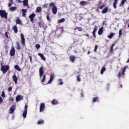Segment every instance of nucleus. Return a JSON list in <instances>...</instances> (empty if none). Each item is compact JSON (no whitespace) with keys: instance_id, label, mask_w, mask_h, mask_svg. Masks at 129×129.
I'll use <instances>...</instances> for the list:
<instances>
[{"instance_id":"f257e3e1","label":"nucleus","mask_w":129,"mask_h":129,"mask_svg":"<svg viewBox=\"0 0 129 129\" xmlns=\"http://www.w3.org/2000/svg\"><path fill=\"white\" fill-rule=\"evenodd\" d=\"M49 7H50V8H52L51 11L52 12V14L53 15H56V14H57L58 9H57V7L55 5V3H50L49 4Z\"/></svg>"},{"instance_id":"f03ea898","label":"nucleus","mask_w":129,"mask_h":129,"mask_svg":"<svg viewBox=\"0 0 129 129\" xmlns=\"http://www.w3.org/2000/svg\"><path fill=\"white\" fill-rule=\"evenodd\" d=\"M126 66H125L122 70L118 73V78H122V77H124L125 74L124 73L126 71Z\"/></svg>"},{"instance_id":"7ed1b4c3","label":"nucleus","mask_w":129,"mask_h":129,"mask_svg":"<svg viewBox=\"0 0 129 129\" xmlns=\"http://www.w3.org/2000/svg\"><path fill=\"white\" fill-rule=\"evenodd\" d=\"M1 70L3 73H7V72L10 70V66L9 65L2 66Z\"/></svg>"},{"instance_id":"20e7f679","label":"nucleus","mask_w":129,"mask_h":129,"mask_svg":"<svg viewBox=\"0 0 129 129\" xmlns=\"http://www.w3.org/2000/svg\"><path fill=\"white\" fill-rule=\"evenodd\" d=\"M0 17L4 18L6 20L8 19V13L6 12V10H0Z\"/></svg>"},{"instance_id":"39448f33","label":"nucleus","mask_w":129,"mask_h":129,"mask_svg":"<svg viewBox=\"0 0 129 129\" xmlns=\"http://www.w3.org/2000/svg\"><path fill=\"white\" fill-rule=\"evenodd\" d=\"M39 76L40 78H42V76H43V75L44 74V67H41L39 68Z\"/></svg>"},{"instance_id":"423d86ee","label":"nucleus","mask_w":129,"mask_h":129,"mask_svg":"<svg viewBox=\"0 0 129 129\" xmlns=\"http://www.w3.org/2000/svg\"><path fill=\"white\" fill-rule=\"evenodd\" d=\"M44 109H45V103H41L39 107L40 112H42V111H44Z\"/></svg>"},{"instance_id":"0eeeda50","label":"nucleus","mask_w":129,"mask_h":129,"mask_svg":"<svg viewBox=\"0 0 129 129\" xmlns=\"http://www.w3.org/2000/svg\"><path fill=\"white\" fill-rule=\"evenodd\" d=\"M24 97L22 95H18L16 98V101L18 102V101H21V100H23Z\"/></svg>"},{"instance_id":"6e6552de","label":"nucleus","mask_w":129,"mask_h":129,"mask_svg":"<svg viewBox=\"0 0 129 129\" xmlns=\"http://www.w3.org/2000/svg\"><path fill=\"white\" fill-rule=\"evenodd\" d=\"M16 51L15 50V47H12L10 50V55L12 57L15 56Z\"/></svg>"},{"instance_id":"1a4fd4ad","label":"nucleus","mask_w":129,"mask_h":129,"mask_svg":"<svg viewBox=\"0 0 129 129\" xmlns=\"http://www.w3.org/2000/svg\"><path fill=\"white\" fill-rule=\"evenodd\" d=\"M16 109V106L13 105L9 109V113L12 114L15 112V110Z\"/></svg>"},{"instance_id":"9d476101","label":"nucleus","mask_w":129,"mask_h":129,"mask_svg":"<svg viewBox=\"0 0 129 129\" xmlns=\"http://www.w3.org/2000/svg\"><path fill=\"white\" fill-rule=\"evenodd\" d=\"M21 38L22 43L25 46V45H26V42H25V37L24 36V34L23 33L21 34Z\"/></svg>"},{"instance_id":"9b49d317","label":"nucleus","mask_w":129,"mask_h":129,"mask_svg":"<svg viewBox=\"0 0 129 129\" xmlns=\"http://www.w3.org/2000/svg\"><path fill=\"white\" fill-rule=\"evenodd\" d=\"M75 59H76V57L74 55H70V60L72 63H74L75 62Z\"/></svg>"},{"instance_id":"f8f14e48","label":"nucleus","mask_w":129,"mask_h":129,"mask_svg":"<svg viewBox=\"0 0 129 129\" xmlns=\"http://www.w3.org/2000/svg\"><path fill=\"white\" fill-rule=\"evenodd\" d=\"M35 17H36V14H35V13H32L29 16L31 22H33V21H34V18H35Z\"/></svg>"},{"instance_id":"ddd939ff","label":"nucleus","mask_w":129,"mask_h":129,"mask_svg":"<svg viewBox=\"0 0 129 129\" xmlns=\"http://www.w3.org/2000/svg\"><path fill=\"white\" fill-rule=\"evenodd\" d=\"M38 56H39V57H40V58L42 60H43V61H46V58L45 57V56H44V55L42 54V53H39Z\"/></svg>"},{"instance_id":"4468645a","label":"nucleus","mask_w":129,"mask_h":129,"mask_svg":"<svg viewBox=\"0 0 129 129\" xmlns=\"http://www.w3.org/2000/svg\"><path fill=\"white\" fill-rule=\"evenodd\" d=\"M96 31H97V27H95L93 31L92 34L94 38H96V35H95V33H96Z\"/></svg>"},{"instance_id":"2eb2a0df","label":"nucleus","mask_w":129,"mask_h":129,"mask_svg":"<svg viewBox=\"0 0 129 129\" xmlns=\"http://www.w3.org/2000/svg\"><path fill=\"white\" fill-rule=\"evenodd\" d=\"M117 3H118V0H114V2L113 4L114 9H116V5H117Z\"/></svg>"},{"instance_id":"dca6fc26","label":"nucleus","mask_w":129,"mask_h":129,"mask_svg":"<svg viewBox=\"0 0 129 129\" xmlns=\"http://www.w3.org/2000/svg\"><path fill=\"white\" fill-rule=\"evenodd\" d=\"M99 35H102V33H103V27H101L98 31Z\"/></svg>"},{"instance_id":"f3484780","label":"nucleus","mask_w":129,"mask_h":129,"mask_svg":"<svg viewBox=\"0 0 129 129\" xmlns=\"http://www.w3.org/2000/svg\"><path fill=\"white\" fill-rule=\"evenodd\" d=\"M108 11V8L107 7H105L102 11V14H106Z\"/></svg>"},{"instance_id":"a211bd4d","label":"nucleus","mask_w":129,"mask_h":129,"mask_svg":"<svg viewBox=\"0 0 129 129\" xmlns=\"http://www.w3.org/2000/svg\"><path fill=\"white\" fill-rule=\"evenodd\" d=\"M52 81H48V82H46V81H42L41 83L43 84V85H47V84H50Z\"/></svg>"},{"instance_id":"6ab92c4d","label":"nucleus","mask_w":129,"mask_h":129,"mask_svg":"<svg viewBox=\"0 0 129 129\" xmlns=\"http://www.w3.org/2000/svg\"><path fill=\"white\" fill-rule=\"evenodd\" d=\"M13 30L14 31L15 33H18V27H17V25H15L13 27Z\"/></svg>"},{"instance_id":"aec40b11","label":"nucleus","mask_w":129,"mask_h":129,"mask_svg":"<svg viewBox=\"0 0 129 129\" xmlns=\"http://www.w3.org/2000/svg\"><path fill=\"white\" fill-rule=\"evenodd\" d=\"M115 33H111L108 36V38H109V39H112V38L114 36H115Z\"/></svg>"},{"instance_id":"412c9836","label":"nucleus","mask_w":129,"mask_h":129,"mask_svg":"<svg viewBox=\"0 0 129 129\" xmlns=\"http://www.w3.org/2000/svg\"><path fill=\"white\" fill-rule=\"evenodd\" d=\"M27 11L26 9L22 10L23 17H26V13H27Z\"/></svg>"},{"instance_id":"4be33fe9","label":"nucleus","mask_w":129,"mask_h":129,"mask_svg":"<svg viewBox=\"0 0 129 129\" xmlns=\"http://www.w3.org/2000/svg\"><path fill=\"white\" fill-rule=\"evenodd\" d=\"M80 6H86L87 5H88L87 2H85V1H81L80 3Z\"/></svg>"},{"instance_id":"5701e85b","label":"nucleus","mask_w":129,"mask_h":129,"mask_svg":"<svg viewBox=\"0 0 129 129\" xmlns=\"http://www.w3.org/2000/svg\"><path fill=\"white\" fill-rule=\"evenodd\" d=\"M23 6L24 7H27V6H28L29 4H28V0H24L23 1Z\"/></svg>"},{"instance_id":"b1692460","label":"nucleus","mask_w":129,"mask_h":129,"mask_svg":"<svg viewBox=\"0 0 129 129\" xmlns=\"http://www.w3.org/2000/svg\"><path fill=\"white\" fill-rule=\"evenodd\" d=\"M14 68L15 69H16V70H17V71H21V68H20V67H19V65H15L14 66Z\"/></svg>"},{"instance_id":"393cba45","label":"nucleus","mask_w":129,"mask_h":129,"mask_svg":"<svg viewBox=\"0 0 129 129\" xmlns=\"http://www.w3.org/2000/svg\"><path fill=\"white\" fill-rule=\"evenodd\" d=\"M65 22V19L62 18L61 19H59L57 21V24H61V23H64Z\"/></svg>"},{"instance_id":"a878e982","label":"nucleus","mask_w":129,"mask_h":129,"mask_svg":"<svg viewBox=\"0 0 129 129\" xmlns=\"http://www.w3.org/2000/svg\"><path fill=\"white\" fill-rule=\"evenodd\" d=\"M16 24H18L19 25H22V20L19 18H18L16 20Z\"/></svg>"},{"instance_id":"bb28decb","label":"nucleus","mask_w":129,"mask_h":129,"mask_svg":"<svg viewBox=\"0 0 129 129\" xmlns=\"http://www.w3.org/2000/svg\"><path fill=\"white\" fill-rule=\"evenodd\" d=\"M54 77H55V75L54 74L51 75L49 81H53V80H54Z\"/></svg>"},{"instance_id":"cd10ccee","label":"nucleus","mask_w":129,"mask_h":129,"mask_svg":"<svg viewBox=\"0 0 129 129\" xmlns=\"http://www.w3.org/2000/svg\"><path fill=\"white\" fill-rule=\"evenodd\" d=\"M27 111L24 110V112L23 113V118H26V117H27Z\"/></svg>"},{"instance_id":"c85d7f7f","label":"nucleus","mask_w":129,"mask_h":129,"mask_svg":"<svg viewBox=\"0 0 129 129\" xmlns=\"http://www.w3.org/2000/svg\"><path fill=\"white\" fill-rule=\"evenodd\" d=\"M106 70V68H105V67H103L101 70V72H100V74L101 75L103 74L104 71H105Z\"/></svg>"},{"instance_id":"c756f323","label":"nucleus","mask_w":129,"mask_h":129,"mask_svg":"<svg viewBox=\"0 0 129 129\" xmlns=\"http://www.w3.org/2000/svg\"><path fill=\"white\" fill-rule=\"evenodd\" d=\"M40 12H42V8L37 7L36 8V13H40Z\"/></svg>"},{"instance_id":"7c9ffc66","label":"nucleus","mask_w":129,"mask_h":129,"mask_svg":"<svg viewBox=\"0 0 129 129\" xmlns=\"http://www.w3.org/2000/svg\"><path fill=\"white\" fill-rule=\"evenodd\" d=\"M51 103H52V104H53V105L55 104H58V101L54 99L53 101H51Z\"/></svg>"},{"instance_id":"2f4dec72","label":"nucleus","mask_w":129,"mask_h":129,"mask_svg":"<svg viewBox=\"0 0 129 129\" xmlns=\"http://www.w3.org/2000/svg\"><path fill=\"white\" fill-rule=\"evenodd\" d=\"M13 80L14 81H18V77H17V76L16 74H14L13 76Z\"/></svg>"},{"instance_id":"473e14b6","label":"nucleus","mask_w":129,"mask_h":129,"mask_svg":"<svg viewBox=\"0 0 129 129\" xmlns=\"http://www.w3.org/2000/svg\"><path fill=\"white\" fill-rule=\"evenodd\" d=\"M46 19L47 21H49L50 22H51V19L50 18V13H47L46 16Z\"/></svg>"},{"instance_id":"72a5a7b5","label":"nucleus","mask_w":129,"mask_h":129,"mask_svg":"<svg viewBox=\"0 0 129 129\" xmlns=\"http://www.w3.org/2000/svg\"><path fill=\"white\" fill-rule=\"evenodd\" d=\"M16 10H17V7H11L10 8V11H11L12 12H15Z\"/></svg>"},{"instance_id":"f704fd0d","label":"nucleus","mask_w":129,"mask_h":129,"mask_svg":"<svg viewBox=\"0 0 129 129\" xmlns=\"http://www.w3.org/2000/svg\"><path fill=\"white\" fill-rule=\"evenodd\" d=\"M38 124H44V120L40 119L37 122Z\"/></svg>"},{"instance_id":"c9c22d12","label":"nucleus","mask_w":129,"mask_h":129,"mask_svg":"<svg viewBox=\"0 0 129 129\" xmlns=\"http://www.w3.org/2000/svg\"><path fill=\"white\" fill-rule=\"evenodd\" d=\"M125 2H126V0H122L121 2V4L119 5V7H122V6H123L125 3Z\"/></svg>"},{"instance_id":"e433bc0d","label":"nucleus","mask_w":129,"mask_h":129,"mask_svg":"<svg viewBox=\"0 0 129 129\" xmlns=\"http://www.w3.org/2000/svg\"><path fill=\"white\" fill-rule=\"evenodd\" d=\"M38 26H39V27L40 28H42V27H43V26H44V25H43V24L42 23V22H38Z\"/></svg>"},{"instance_id":"4c0bfd02","label":"nucleus","mask_w":129,"mask_h":129,"mask_svg":"<svg viewBox=\"0 0 129 129\" xmlns=\"http://www.w3.org/2000/svg\"><path fill=\"white\" fill-rule=\"evenodd\" d=\"M77 81H80L81 80V79L80 78V75H78L77 76Z\"/></svg>"},{"instance_id":"58836bf2","label":"nucleus","mask_w":129,"mask_h":129,"mask_svg":"<svg viewBox=\"0 0 129 129\" xmlns=\"http://www.w3.org/2000/svg\"><path fill=\"white\" fill-rule=\"evenodd\" d=\"M17 49L18 50H21V46H20V43H19V42H17Z\"/></svg>"},{"instance_id":"ea45409f","label":"nucleus","mask_w":129,"mask_h":129,"mask_svg":"<svg viewBox=\"0 0 129 129\" xmlns=\"http://www.w3.org/2000/svg\"><path fill=\"white\" fill-rule=\"evenodd\" d=\"M14 98H13V97H10L9 98V102H14Z\"/></svg>"},{"instance_id":"a19ab883","label":"nucleus","mask_w":129,"mask_h":129,"mask_svg":"<svg viewBox=\"0 0 129 129\" xmlns=\"http://www.w3.org/2000/svg\"><path fill=\"white\" fill-rule=\"evenodd\" d=\"M122 35V30L121 29H120L119 31V37H120Z\"/></svg>"},{"instance_id":"79ce46f5","label":"nucleus","mask_w":129,"mask_h":129,"mask_svg":"<svg viewBox=\"0 0 129 129\" xmlns=\"http://www.w3.org/2000/svg\"><path fill=\"white\" fill-rule=\"evenodd\" d=\"M97 49H98V46H97V45H96L95 46V48L94 49V51L96 52V51H97Z\"/></svg>"},{"instance_id":"37998d69","label":"nucleus","mask_w":129,"mask_h":129,"mask_svg":"<svg viewBox=\"0 0 129 129\" xmlns=\"http://www.w3.org/2000/svg\"><path fill=\"white\" fill-rule=\"evenodd\" d=\"M36 49H40V48H41V45H40V44H36L35 46Z\"/></svg>"},{"instance_id":"c03bdc74","label":"nucleus","mask_w":129,"mask_h":129,"mask_svg":"<svg viewBox=\"0 0 129 129\" xmlns=\"http://www.w3.org/2000/svg\"><path fill=\"white\" fill-rule=\"evenodd\" d=\"M2 97H6V94H5V91H3L2 95Z\"/></svg>"},{"instance_id":"a18cd8bd","label":"nucleus","mask_w":129,"mask_h":129,"mask_svg":"<svg viewBox=\"0 0 129 129\" xmlns=\"http://www.w3.org/2000/svg\"><path fill=\"white\" fill-rule=\"evenodd\" d=\"M104 7H105V5H103L100 6L99 7V9H100V10H102L103 9V8H104Z\"/></svg>"},{"instance_id":"49530a36","label":"nucleus","mask_w":129,"mask_h":129,"mask_svg":"<svg viewBox=\"0 0 129 129\" xmlns=\"http://www.w3.org/2000/svg\"><path fill=\"white\" fill-rule=\"evenodd\" d=\"M45 80H46V76L44 75V76H43V78H42L41 81H45Z\"/></svg>"},{"instance_id":"de8ad7c7","label":"nucleus","mask_w":129,"mask_h":129,"mask_svg":"<svg viewBox=\"0 0 129 129\" xmlns=\"http://www.w3.org/2000/svg\"><path fill=\"white\" fill-rule=\"evenodd\" d=\"M48 7V4H44L43 6V9H46V8Z\"/></svg>"},{"instance_id":"09e8293b","label":"nucleus","mask_w":129,"mask_h":129,"mask_svg":"<svg viewBox=\"0 0 129 129\" xmlns=\"http://www.w3.org/2000/svg\"><path fill=\"white\" fill-rule=\"evenodd\" d=\"M12 90H13V87H10L8 88V91H12Z\"/></svg>"},{"instance_id":"8fccbe9b","label":"nucleus","mask_w":129,"mask_h":129,"mask_svg":"<svg viewBox=\"0 0 129 129\" xmlns=\"http://www.w3.org/2000/svg\"><path fill=\"white\" fill-rule=\"evenodd\" d=\"M27 109H28V106L27 105H25L24 110H26V111H28Z\"/></svg>"},{"instance_id":"3c124183","label":"nucleus","mask_w":129,"mask_h":129,"mask_svg":"<svg viewBox=\"0 0 129 129\" xmlns=\"http://www.w3.org/2000/svg\"><path fill=\"white\" fill-rule=\"evenodd\" d=\"M78 30V31H79L80 32H82V31H83L82 27H79Z\"/></svg>"},{"instance_id":"603ef678","label":"nucleus","mask_w":129,"mask_h":129,"mask_svg":"<svg viewBox=\"0 0 129 129\" xmlns=\"http://www.w3.org/2000/svg\"><path fill=\"white\" fill-rule=\"evenodd\" d=\"M29 59H30V63H32V56H31V55L29 56Z\"/></svg>"},{"instance_id":"864d4df0","label":"nucleus","mask_w":129,"mask_h":129,"mask_svg":"<svg viewBox=\"0 0 129 129\" xmlns=\"http://www.w3.org/2000/svg\"><path fill=\"white\" fill-rule=\"evenodd\" d=\"M3 103V98L2 97H0V104Z\"/></svg>"},{"instance_id":"5fc2aeb1","label":"nucleus","mask_w":129,"mask_h":129,"mask_svg":"<svg viewBox=\"0 0 129 129\" xmlns=\"http://www.w3.org/2000/svg\"><path fill=\"white\" fill-rule=\"evenodd\" d=\"M13 5V4H12V3H9L8 4V7H9V8H11V7H12V5Z\"/></svg>"},{"instance_id":"6e6d98bb","label":"nucleus","mask_w":129,"mask_h":129,"mask_svg":"<svg viewBox=\"0 0 129 129\" xmlns=\"http://www.w3.org/2000/svg\"><path fill=\"white\" fill-rule=\"evenodd\" d=\"M110 53H113V48H110Z\"/></svg>"},{"instance_id":"4d7b16f0","label":"nucleus","mask_w":129,"mask_h":129,"mask_svg":"<svg viewBox=\"0 0 129 129\" xmlns=\"http://www.w3.org/2000/svg\"><path fill=\"white\" fill-rule=\"evenodd\" d=\"M5 35L6 37L9 38V35L8 34V32L5 33Z\"/></svg>"},{"instance_id":"13d9d810","label":"nucleus","mask_w":129,"mask_h":129,"mask_svg":"<svg viewBox=\"0 0 129 129\" xmlns=\"http://www.w3.org/2000/svg\"><path fill=\"white\" fill-rule=\"evenodd\" d=\"M19 4H22V2L21 0H17Z\"/></svg>"},{"instance_id":"bf43d9fd","label":"nucleus","mask_w":129,"mask_h":129,"mask_svg":"<svg viewBox=\"0 0 129 129\" xmlns=\"http://www.w3.org/2000/svg\"><path fill=\"white\" fill-rule=\"evenodd\" d=\"M114 46H115V43H113V44L111 45V48H113V47H114Z\"/></svg>"},{"instance_id":"052dcab7","label":"nucleus","mask_w":129,"mask_h":129,"mask_svg":"<svg viewBox=\"0 0 129 129\" xmlns=\"http://www.w3.org/2000/svg\"><path fill=\"white\" fill-rule=\"evenodd\" d=\"M13 0H10V1H9V3H10V4H14V3H13Z\"/></svg>"},{"instance_id":"680f3d73","label":"nucleus","mask_w":129,"mask_h":129,"mask_svg":"<svg viewBox=\"0 0 129 129\" xmlns=\"http://www.w3.org/2000/svg\"><path fill=\"white\" fill-rule=\"evenodd\" d=\"M79 27H76V28L74 29V31H76V30H78V28Z\"/></svg>"},{"instance_id":"e2e57ef3","label":"nucleus","mask_w":129,"mask_h":129,"mask_svg":"<svg viewBox=\"0 0 129 129\" xmlns=\"http://www.w3.org/2000/svg\"><path fill=\"white\" fill-rule=\"evenodd\" d=\"M59 84H60V85H62V84H63V82H60Z\"/></svg>"},{"instance_id":"0e129e2a","label":"nucleus","mask_w":129,"mask_h":129,"mask_svg":"<svg viewBox=\"0 0 129 129\" xmlns=\"http://www.w3.org/2000/svg\"><path fill=\"white\" fill-rule=\"evenodd\" d=\"M15 84H18V81H15Z\"/></svg>"},{"instance_id":"69168bd1","label":"nucleus","mask_w":129,"mask_h":129,"mask_svg":"<svg viewBox=\"0 0 129 129\" xmlns=\"http://www.w3.org/2000/svg\"><path fill=\"white\" fill-rule=\"evenodd\" d=\"M61 32H64V29H62V28H61Z\"/></svg>"},{"instance_id":"338daca9","label":"nucleus","mask_w":129,"mask_h":129,"mask_svg":"<svg viewBox=\"0 0 129 129\" xmlns=\"http://www.w3.org/2000/svg\"><path fill=\"white\" fill-rule=\"evenodd\" d=\"M89 54H90V51L88 52V55H89Z\"/></svg>"},{"instance_id":"774afa93","label":"nucleus","mask_w":129,"mask_h":129,"mask_svg":"<svg viewBox=\"0 0 129 129\" xmlns=\"http://www.w3.org/2000/svg\"><path fill=\"white\" fill-rule=\"evenodd\" d=\"M1 65H3V62H1Z\"/></svg>"}]
</instances>
